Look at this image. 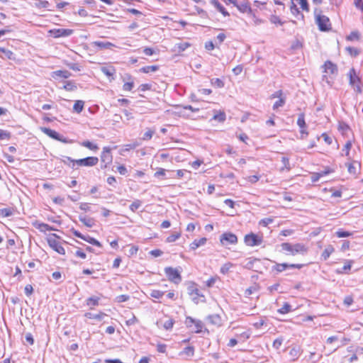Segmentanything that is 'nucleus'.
Here are the masks:
<instances>
[{
    "label": "nucleus",
    "mask_w": 363,
    "mask_h": 363,
    "mask_svg": "<svg viewBox=\"0 0 363 363\" xmlns=\"http://www.w3.org/2000/svg\"><path fill=\"white\" fill-rule=\"evenodd\" d=\"M336 235L338 238H347L350 236L352 233L348 231L339 230L338 231L336 232Z\"/></svg>",
    "instance_id": "5fc2aeb1"
},
{
    "label": "nucleus",
    "mask_w": 363,
    "mask_h": 363,
    "mask_svg": "<svg viewBox=\"0 0 363 363\" xmlns=\"http://www.w3.org/2000/svg\"><path fill=\"white\" fill-rule=\"evenodd\" d=\"M54 75L62 77V78H69L71 76V73L67 70H57L54 72Z\"/></svg>",
    "instance_id": "f704fd0d"
},
{
    "label": "nucleus",
    "mask_w": 363,
    "mask_h": 363,
    "mask_svg": "<svg viewBox=\"0 0 363 363\" xmlns=\"http://www.w3.org/2000/svg\"><path fill=\"white\" fill-rule=\"evenodd\" d=\"M215 121H217L218 122H223L225 120V113L224 112H219L217 114H215L213 116V118Z\"/></svg>",
    "instance_id": "37998d69"
},
{
    "label": "nucleus",
    "mask_w": 363,
    "mask_h": 363,
    "mask_svg": "<svg viewBox=\"0 0 363 363\" xmlns=\"http://www.w3.org/2000/svg\"><path fill=\"white\" fill-rule=\"evenodd\" d=\"M11 137V133L8 131L0 129V140H9Z\"/></svg>",
    "instance_id": "6e6d98bb"
},
{
    "label": "nucleus",
    "mask_w": 363,
    "mask_h": 363,
    "mask_svg": "<svg viewBox=\"0 0 363 363\" xmlns=\"http://www.w3.org/2000/svg\"><path fill=\"white\" fill-rule=\"evenodd\" d=\"M351 147H352V142L350 140H348L343 149H342V151H345V156L348 157V159H350V150H351Z\"/></svg>",
    "instance_id": "49530a36"
},
{
    "label": "nucleus",
    "mask_w": 363,
    "mask_h": 363,
    "mask_svg": "<svg viewBox=\"0 0 363 363\" xmlns=\"http://www.w3.org/2000/svg\"><path fill=\"white\" fill-rule=\"evenodd\" d=\"M220 241L222 245H227V244L234 245L238 242V238L234 233H225L220 235Z\"/></svg>",
    "instance_id": "6e6552de"
},
{
    "label": "nucleus",
    "mask_w": 363,
    "mask_h": 363,
    "mask_svg": "<svg viewBox=\"0 0 363 363\" xmlns=\"http://www.w3.org/2000/svg\"><path fill=\"white\" fill-rule=\"evenodd\" d=\"M348 76H349V78H350V85H352L354 87V89L357 93H361L362 92V89H361V87L359 86L360 79L359 78V77H357L356 75V72H355L354 68H352L350 70V72L348 73Z\"/></svg>",
    "instance_id": "423d86ee"
},
{
    "label": "nucleus",
    "mask_w": 363,
    "mask_h": 363,
    "mask_svg": "<svg viewBox=\"0 0 363 363\" xmlns=\"http://www.w3.org/2000/svg\"><path fill=\"white\" fill-rule=\"evenodd\" d=\"M346 50L352 55V56H357L359 55V50L352 47H347L346 48Z\"/></svg>",
    "instance_id": "13d9d810"
},
{
    "label": "nucleus",
    "mask_w": 363,
    "mask_h": 363,
    "mask_svg": "<svg viewBox=\"0 0 363 363\" xmlns=\"http://www.w3.org/2000/svg\"><path fill=\"white\" fill-rule=\"evenodd\" d=\"M76 160H77L72 159V157L68 156H62V158L61 159L62 162L65 165H67L73 169H77V163H75Z\"/></svg>",
    "instance_id": "dca6fc26"
},
{
    "label": "nucleus",
    "mask_w": 363,
    "mask_h": 363,
    "mask_svg": "<svg viewBox=\"0 0 363 363\" xmlns=\"http://www.w3.org/2000/svg\"><path fill=\"white\" fill-rule=\"evenodd\" d=\"M281 162L283 164V167L280 169V171H284V169L290 170V164H289V160L288 157H283L281 158Z\"/></svg>",
    "instance_id": "58836bf2"
},
{
    "label": "nucleus",
    "mask_w": 363,
    "mask_h": 363,
    "mask_svg": "<svg viewBox=\"0 0 363 363\" xmlns=\"http://www.w3.org/2000/svg\"><path fill=\"white\" fill-rule=\"evenodd\" d=\"M187 291H188V294L190 296H195L194 297H193V301L196 303H199V300H198V298L199 297H204L203 295H202L201 294H200V291L198 289V288L196 287V284L194 282H191L189 284L188 288H187Z\"/></svg>",
    "instance_id": "1a4fd4ad"
},
{
    "label": "nucleus",
    "mask_w": 363,
    "mask_h": 363,
    "mask_svg": "<svg viewBox=\"0 0 363 363\" xmlns=\"http://www.w3.org/2000/svg\"><path fill=\"white\" fill-rule=\"evenodd\" d=\"M322 11L319 9H315L314 15L315 23L318 26V28L321 31H328L331 28V24L330 19L328 16L321 14Z\"/></svg>",
    "instance_id": "f03ea898"
},
{
    "label": "nucleus",
    "mask_w": 363,
    "mask_h": 363,
    "mask_svg": "<svg viewBox=\"0 0 363 363\" xmlns=\"http://www.w3.org/2000/svg\"><path fill=\"white\" fill-rule=\"evenodd\" d=\"M40 130L43 133L46 134L50 138L55 139L56 140L62 142V143H67V139L63 138L62 135H60L57 132H56L54 130H52L50 128H46V127H42L40 128Z\"/></svg>",
    "instance_id": "0eeeda50"
},
{
    "label": "nucleus",
    "mask_w": 363,
    "mask_h": 363,
    "mask_svg": "<svg viewBox=\"0 0 363 363\" xmlns=\"http://www.w3.org/2000/svg\"><path fill=\"white\" fill-rule=\"evenodd\" d=\"M84 101L81 100L76 101L74 106H73V110L77 112V113H79L82 111L84 108Z\"/></svg>",
    "instance_id": "7c9ffc66"
},
{
    "label": "nucleus",
    "mask_w": 363,
    "mask_h": 363,
    "mask_svg": "<svg viewBox=\"0 0 363 363\" xmlns=\"http://www.w3.org/2000/svg\"><path fill=\"white\" fill-rule=\"evenodd\" d=\"M290 311H291V306L287 302H285L282 307L278 309V313L281 314H286Z\"/></svg>",
    "instance_id": "72a5a7b5"
},
{
    "label": "nucleus",
    "mask_w": 363,
    "mask_h": 363,
    "mask_svg": "<svg viewBox=\"0 0 363 363\" xmlns=\"http://www.w3.org/2000/svg\"><path fill=\"white\" fill-rule=\"evenodd\" d=\"M359 34L357 31H353L347 36V40H359Z\"/></svg>",
    "instance_id": "052dcab7"
},
{
    "label": "nucleus",
    "mask_w": 363,
    "mask_h": 363,
    "mask_svg": "<svg viewBox=\"0 0 363 363\" xmlns=\"http://www.w3.org/2000/svg\"><path fill=\"white\" fill-rule=\"evenodd\" d=\"M273 222V218H265L259 221V224L263 226H267L269 224Z\"/></svg>",
    "instance_id": "0e129e2a"
},
{
    "label": "nucleus",
    "mask_w": 363,
    "mask_h": 363,
    "mask_svg": "<svg viewBox=\"0 0 363 363\" xmlns=\"http://www.w3.org/2000/svg\"><path fill=\"white\" fill-rule=\"evenodd\" d=\"M181 233H174L169 236H168L166 239V241L167 242H173L176 241L179 238H180Z\"/></svg>",
    "instance_id": "09e8293b"
},
{
    "label": "nucleus",
    "mask_w": 363,
    "mask_h": 363,
    "mask_svg": "<svg viewBox=\"0 0 363 363\" xmlns=\"http://www.w3.org/2000/svg\"><path fill=\"white\" fill-rule=\"evenodd\" d=\"M231 267H232V264L231 263H229V262L228 263H225V264H223L221 267L220 272L222 274H223L228 273Z\"/></svg>",
    "instance_id": "4d7b16f0"
},
{
    "label": "nucleus",
    "mask_w": 363,
    "mask_h": 363,
    "mask_svg": "<svg viewBox=\"0 0 363 363\" xmlns=\"http://www.w3.org/2000/svg\"><path fill=\"white\" fill-rule=\"evenodd\" d=\"M185 323L187 327H191L192 324H194L196 333L201 332L203 327V324L201 320L194 319L190 316L186 317Z\"/></svg>",
    "instance_id": "f8f14e48"
},
{
    "label": "nucleus",
    "mask_w": 363,
    "mask_h": 363,
    "mask_svg": "<svg viewBox=\"0 0 363 363\" xmlns=\"http://www.w3.org/2000/svg\"><path fill=\"white\" fill-rule=\"evenodd\" d=\"M164 294V291L153 289V290H151L150 295V296H152L155 298H160L162 297Z\"/></svg>",
    "instance_id": "c03bdc74"
},
{
    "label": "nucleus",
    "mask_w": 363,
    "mask_h": 363,
    "mask_svg": "<svg viewBox=\"0 0 363 363\" xmlns=\"http://www.w3.org/2000/svg\"><path fill=\"white\" fill-rule=\"evenodd\" d=\"M244 241L247 246L254 247L262 244V238L251 233L245 236Z\"/></svg>",
    "instance_id": "20e7f679"
},
{
    "label": "nucleus",
    "mask_w": 363,
    "mask_h": 363,
    "mask_svg": "<svg viewBox=\"0 0 363 363\" xmlns=\"http://www.w3.org/2000/svg\"><path fill=\"white\" fill-rule=\"evenodd\" d=\"M99 298L96 296H91L86 300V304L88 306L90 307V308H92L94 306L99 305Z\"/></svg>",
    "instance_id": "cd10ccee"
},
{
    "label": "nucleus",
    "mask_w": 363,
    "mask_h": 363,
    "mask_svg": "<svg viewBox=\"0 0 363 363\" xmlns=\"http://www.w3.org/2000/svg\"><path fill=\"white\" fill-rule=\"evenodd\" d=\"M324 72L328 74H337V67L330 60H327L323 65Z\"/></svg>",
    "instance_id": "ddd939ff"
},
{
    "label": "nucleus",
    "mask_w": 363,
    "mask_h": 363,
    "mask_svg": "<svg viewBox=\"0 0 363 363\" xmlns=\"http://www.w3.org/2000/svg\"><path fill=\"white\" fill-rule=\"evenodd\" d=\"M159 69L158 65H150V66H145L142 68H140V72L143 73H150V72H154Z\"/></svg>",
    "instance_id": "a878e982"
},
{
    "label": "nucleus",
    "mask_w": 363,
    "mask_h": 363,
    "mask_svg": "<svg viewBox=\"0 0 363 363\" xmlns=\"http://www.w3.org/2000/svg\"><path fill=\"white\" fill-rule=\"evenodd\" d=\"M354 4L355 6L363 11V1L362 0H354Z\"/></svg>",
    "instance_id": "774afa93"
},
{
    "label": "nucleus",
    "mask_w": 363,
    "mask_h": 363,
    "mask_svg": "<svg viewBox=\"0 0 363 363\" xmlns=\"http://www.w3.org/2000/svg\"><path fill=\"white\" fill-rule=\"evenodd\" d=\"M237 9L242 13H250L252 11V9L247 1H244L240 4H238L236 2L235 6Z\"/></svg>",
    "instance_id": "f3484780"
},
{
    "label": "nucleus",
    "mask_w": 363,
    "mask_h": 363,
    "mask_svg": "<svg viewBox=\"0 0 363 363\" xmlns=\"http://www.w3.org/2000/svg\"><path fill=\"white\" fill-rule=\"evenodd\" d=\"M13 213V210L11 208H4L0 209V216L3 218L9 217Z\"/></svg>",
    "instance_id": "c756f323"
},
{
    "label": "nucleus",
    "mask_w": 363,
    "mask_h": 363,
    "mask_svg": "<svg viewBox=\"0 0 363 363\" xmlns=\"http://www.w3.org/2000/svg\"><path fill=\"white\" fill-rule=\"evenodd\" d=\"M285 103L284 99H279V100L277 101L273 105V109H277L278 108L283 106Z\"/></svg>",
    "instance_id": "680f3d73"
},
{
    "label": "nucleus",
    "mask_w": 363,
    "mask_h": 363,
    "mask_svg": "<svg viewBox=\"0 0 363 363\" xmlns=\"http://www.w3.org/2000/svg\"><path fill=\"white\" fill-rule=\"evenodd\" d=\"M190 43L188 42L180 43L176 45L179 52L184 51L186 49L190 47Z\"/></svg>",
    "instance_id": "a18cd8bd"
},
{
    "label": "nucleus",
    "mask_w": 363,
    "mask_h": 363,
    "mask_svg": "<svg viewBox=\"0 0 363 363\" xmlns=\"http://www.w3.org/2000/svg\"><path fill=\"white\" fill-rule=\"evenodd\" d=\"M269 21L273 24H278L282 26L284 22L282 21L280 18L276 15H272L269 18Z\"/></svg>",
    "instance_id": "a19ab883"
},
{
    "label": "nucleus",
    "mask_w": 363,
    "mask_h": 363,
    "mask_svg": "<svg viewBox=\"0 0 363 363\" xmlns=\"http://www.w3.org/2000/svg\"><path fill=\"white\" fill-rule=\"evenodd\" d=\"M142 205V201L140 200H135L134 201L131 205L130 206V209L135 212L136 210H138Z\"/></svg>",
    "instance_id": "de8ad7c7"
},
{
    "label": "nucleus",
    "mask_w": 363,
    "mask_h": 363,
    "mask_svg": "<svg viewBox=\"0 0 363 363\" xmlns=\"http://www.w3.org/2000/svg\"><path fill=\"white\" fill-rule=\"evenodd\" d=\"M34 6L35 8H38V9H41V8L48 9V7L50 6V3L48 1L37 0V1H35Z\"/></svg>",
    "instance_id": "2f4dec72"
},
{
    "label": "nucleus",
    "mask_w": 363,
    "mask_h": 363,
    "mask_svg": "<svg viewBox=\"0 0 363 363\" xmlns=\"http://www.w3.org/2000/svg\"><path fill=\"white\" fill-rule=\"evenodd\" d=\"M49 33L52 35V36L57 38L60 37H66L72 35L73 33V30L58 28L50 30Z\"/></svg>",
    "instance_id": "9b49d317"
},
{
    "label": "nucleus",
    "mask_w": 363,
    "mask_h": 363,
    "mask_svg": "<svg viewBox=\"0 0 363 363\" xmlns=\"http://www.w3.org/2000/svg\"><path fill=\"white\" fill-rule=\"evenodd\" d=\"M283 251L286 252L287 255L295 256L297 255H304L308 252V248L303 243L291 244L289 242H283L281 244Z\"/></svg>",
    "instance_id": "f257e3e1"
},
{
    "label": "nucleus",
    "mask_w": 363,
    "mask_h": 363,
    "mask_svg": "<svg viewBox=\"0 0 363 363\" xmlns=\"http://www.w3.org/2000/svg\"><path fill=\"white\" fill-rule=\"evenodd\" d=\"M291 6H290V10H291V13L296 17L300 16L301 19L303 20V18H304L303 14L301 13L300 11L297 8L296 5L294 4V1H293V0H291Z\"/></svg>",
    "instance_id": "5701e85b"
},
{
    "label": "nucleus",
    "mask_w": 363,
    "mask_h": 363,
    "mask_svg": "<svg viewBox=\"0 0 363 363\" xmlns=\"http://www.w3.org/2000/svg\"><path fill=\"white\" fill-rule=\"evenodd\" d=\"M182 353L186 354L187 356L192 357L194 354V348L191 346L186 347L184 349Z\"/></svg>",
    "instance_id": "3c124183"
},
{
    "label": "nucleus",
    "mask_w": 363,
    "mask_h": 363,
    "mask_svg": "<svg viewBox=\"0 0 363 363\" xmlns=\"http://www.w3.org/2000/svg\"><path fill=\"white\" fill-rule=\"evenodd\" d=\"M164 272L169 281L175 284H178L182 281L181 274L177 269L168 267L164 269Z\"/></svg>",
    "instance_id": "7ed1b4c3"
},
{
    "label": "nucleus",
    "mask_w": 363,
    "mask_h": 363,
    "mask_svg": "<svg viewBox=\"0 0 363 363\" xmlns=\"http://www.w3.org/2000/svg\"><path fill=\"white\" fill-rule=\"evenodd\" d=\"M174 320L172 319H169L168 320H167L164 323V328L166 329V330H170L172 328L173 325H174Z\"/></svg>",
    "instance_id": "e2e57ef3"
},
{
    "label": "nucleus",
    "mask_w": 363,
    "mask_h": 363,
    "mask_svg": "<svg viewBox=\"0 0 363 363\" xmlns=\"http://www.w3.org/2000/svg\"><path fill=\"white\" fill-rule=\"evenodd\" d=\"M301 352V350L300 347H298V346L293 347L289 352V355L291 357V360L292 361L296 360L299 357Z\"/></svg>",
    "instance_id": "aec40b11"
},
{
    "label": "nucleus",
    "mask_w": 363,
    "mask_h": 363,
    "mask_svg": "<svg viewBox=\"0 0 363 363\" xmlns=\"http://www.w3.org/2000/svg\"><path fill=\"white\" fill-rule=\"evenodd\" d=\"M256 291H257V286H250L245 290V294L246 296H249Z\"/></svg>",
    "instance_id": "338daca9"
},
{
    "label": "nucleus",
    "mask_w": 363,
    "mask_h": 363,
    "mask_svg": "<svg viewBox=\"0 0 363 363\" xmlns=\"http://www.w3.org/2000/svg\"><path fill=\"white\" fill-rule=\"evenodd\" d=\"M128 299H129V296L125 295V294L119 295V296H116V301L118 303L125 302V301H127Z\"/></svg>",
    "instance_id": "bf43d9fd"
},
{
    "label": "nucleus",
    "mask_w": 363,
    "mask_h": 363,
    "mask_svg": "<svg viewBox=\"0 0 363 363\" xmlns=\"http://www.w3.org/2000/svg\"><path fill=\"white\" fill-rule=\"evenodd\" d=\"M83 240L93 245H95V246H97L99 247H101L102 246L99 241H98L95 238L90 237L89 235H86V236L84 235L83 238Z\"/></svg>",
    "instance_id": "bb28decb"
},
{
    "label": "nucleus",
    "mask_w": 363,
    "mask_h": 363,
    "mask_svg": "<svg viewBox=\"0 0 363 363\" xmlns=\"http://www.w3.org/2000/svg\"><path fill=\"white\" fill-rule=\"evenodd\" d=\"M112 155L111 153V149L108 147H104L101 155V161L104 163V168L107 167V164L112 162Z\"/></svg>",
    "instance_id": "9d476101"
},
{
    "label": "nucleus",
    "mask_w": 363,
    "mask_h": 363,
    "mask_svg": "<svg viewBox=\"0 0 363 363\" xmlns=\"http://www.w3.org/2000/svg\"><path fill=\"white\" fill-rule=\"evenodd\" d=\"M48 243L50 247H52L55 251L57 252L60 255H65V250L62 245L55 239H49Z\"/></svg>",
    "instance_id": "4468645a"
},
{
    "label": "nucleus",
    "mask_w": 363,
    "mask_h": 363,
    "mask_svg": "<svg viewBox=\"0 0 363 363\" xmlns=\"http://www.w3.org/2000/svg\"><path fill=\"white\" fill-rule=\"evenodd\" d=\"M282 342V338H277L273 342V347L275 348L276 350H278L281 347Z\"/></svg>",
    "instance_id": "69168bd1"
},
{
    "label": "nucleus",
    "mask_w": 363,
    "mask_h": 363,
    "mask_svg": "<svg viewBox=\"0 0 363 363\" xmlns=\"http://www.w3.org/2000/svg\"><path fill=\"white\" fill-rule=\"evenodd\" d=\"M64 89L67 91H72L77 89V86L73 82L67 81L64 85Z\"/></svg>",
    "instance_id": "e433bc0d"
},
{
    "label": "nucleus",
    "mask_w": 363,
    "mask_h": 363,
    "mask_svg": "<svg viewBox=\"0 0 363 363\" xmlns=\"http://www.w3.org/2000/svg\"><path fill=\"white\" fill-rule=\"evenodd\" d=\"M79 220L86 227L91 228L95 225V220L86 216L80 215Z\"/></svg>",
    "instance_id": "2eb2a0df"
},
{
    "label": "nucleus",
    "mask_w": 363,
    "mask_h": 363,
    "mask_svg": "<svg viewBox=\"0 0 363 363\" xmlns=\"http://www.w3.org/2000/svg\"><path fill=\"white\" fill-rule=\"evenodd\" d=\"M211 3L224 16H229L230 13L225 9L217 1L211 0Z\"/></svg>",
    "instance_id": "4be33fe9"
},
{
    "label": "nucleus",
    "mask_w": 363,
    "mask_h": 363,
    "mask_svg": "<svg viewBox=\"0 0 363 363\" xmlns=\"http://www.w3.org/2000/svg\"><path fill=\"white\" fill-rule=\"evenodd\" d=\"M207 241V239L206 238H201L199 240H194L191 244H190V249L192 250H196L200 246H202L206 244Z\"/></svg>",
    "instance_id": "412c9836"
},
{
    "label": "nucleus",
    "mask_w": 363,
    "mask_h": 363,
    "mask_svg": "<svg viewBox=\"0 0 363 363\" xmlns=\"http://www.w3.org/2000/svg\"><path fill=\"white\" fill-rule=\"evenodd\" d=\"M84 316L89 319H96L98 320H101L103 319L104 316H106V314L104 313L100 312L97 314H94L90 312H87L84 314Z\"/></svg>",
    "instance_id": "b1692460"
},
{
    "label": "nucleus",
    "mask_w": 363,
    "mask_h": 363,
    "mask_svg": "<svg viewBox=\"0 0 363 363\" xmlns=\"http://www.w3.org/2000/svg\"><path fill=\"white\" fill-rule=\"evenodd\" d=\"M94 44L101 49H108L113 46V44L110 42L96 41Z\"/></svg>",
    "instance_id": "473e14b6"
},
{
    "label": "nucleus",
    "mask_w": 363,
    "mask_h": 363,
    "mask_svg": "<svg viewBox=\"0 0 363 363\" xmlns=\"http://www.w3.org/2000/svg\"><path fill=\"white\" fill-rule=\"evenodd\" d=\"M334 251L335 249L332 245H328L321 255L322 259L323 260H327Z\"/></svg>",
    "instance_id": "393cba45"
},
{
    "label": "nucleus",
    "mask_w": 363,
    "mask_h": 363,
    "mask_svg": "<svg viewBox=\"0 0 363 363\" xmlns=\"http://www.w3.org/2000/svg\"><path fill=\"white\" fill-rule=\"evenodd\" d=\"M2 55H4L6 58L10 60L13 59L14 55L12 51L7 50L4 48H0V56L3 57Z\"/></svg>",
    "instance_id": "c85d7f7f"
},
{
    "label": "nucleus",
    "mask_w": 363,
    "mask_h": 363,
    "mask_svg": "<svg viewBox=\"0 0 363 363\" xmlns=\"http://www.w3.org/2000/svg\"><path fill=\"white\" fill-rule=\"evenodd\" d=\"M41 231H50V230H55V229L51 226H50L48 224L46 223H41L39 225L38 228Z\"/></svg>",
    "instance_id": "864d4df0"
},
{
    "label": "nucleus",
    "mask_w": 363,
    "mask_h": 363,
    "mask_svg": "<svg viewBox=\"0 0 363 363\" xmlns=\"http://www.w3.org/2000/svg\"><path fill=\"white\" fill-rule=\"evenodd\" d=\"M123 80H128L130 82H128L126 83H125L123 86V90L125 91H130L133 86H134V83L132 81V77L130 74H125V76L123 77Z\"/></svg>",
    "instance_id": "6ab92c4d"
},
{
    "label": "nucleus",
    "mask_w": 363,
    "mask_h": 363,
    "mask_svg": "<svg viewBox=\"0 0 363 363\" xmlns=\"http://www.w3.org/2000/svg\"><path fill=\"white\" fill-rule=\"evenodd\" d=\"M154 133H155V130H151V129H147V130L143 135V140H150Z\"/></svg>",
    "instance_id": "603ef678"
},
{
    "label": "nucleus",
    "mask_w": 363,
    "mask_h": 363,
    "mask_svg": "<svg viewBox=\"0 0 363 363\" xmlns=\"http://www.w3.org/2000/svg\"><path fill=\"white\" fill-rule=\"evenodd\" d=\"M101 72L106 76L111 77L113 76L115 73V69L113 68H108L103 67L101 68Z\"/></svg>",
    "instance_id": "8fccbe9b"
},
{
    "label": "nucleus",
    "mask_w": 363,
    "mask_h": 363,
    "mask_svg": "<svg viewBox=\"0 0 363 363\" xmlns=\"http://www.w3.org/2000/svg\"><path fill=\"white\" fill-rule=\"evenodd\" d=\"M288 268H289V264L286 263L276 264L273 267V269L276 270L277 272H281Z\"/></svg>",
    "instance_id": "c9c22d12"
},
{
    "label": "nucleus",
    "mask_w": 363,
    "mask_h": 363,
    "mask_svg": "<svg viewBox=\"0 0 363 363\" xmlns=\"http://www.w3.org/2000/svg\"><path fill=\"white\" fill-rule=\"evenodd\" d=\"M211 84L218 88H222L224 86V82L218 78L212 79L211 80Z\"/></svg>",
    "instance_id": "79ce46f5"
},
{
    "label": "nucleus",
    "mask_w": 363,
    "mask_h": 363,
    "mask_svg": "<svg viewBox=\"0 0 363 363\" xmlns=\"http://www.w3.org/2000/svg\"><path fill=\"white\" fill-rule=\"evenodd\" d=\"M99 158L97 157H87L83 159H78L75 161L77 167H93L98 164Z\"/></svg>",
    "instance_id": "39448f33"
},
{
    "label": "nucleus",
    "mask_w": 363,
    "mask_h": 363,
    "mask_svg": "<svg viewBox=\"0 0 363 363\" xmlns=\"http://www.w3.org/2000/svg\"><path fill=\"white\" fill-rule=\"evenodd\" d=\"M207 319L213 325L220 326L222 323L221 317L218 314L209 315Z\"/></svg>",
    "instance_id": "a211bd4d"
},
{
    "label": "nucleus",
    "mask_w": 363,
    "mask_h": 363,
    "mask_svg": "<svg viewBox=\"0 0 363 363\" xmlns=\"http://www.w3.org/2000/svg\"><path fill=\"white\" fill-rule=\"evenodd\" d=\"M297 125L300 127V128H305L306 127L304 118V113H300L298 115Z\"/></svg>",
    "instance_id": "4c0bfd02"
},
{
    "label": "nucleus",
    "mask_w": 363,
    "mask_h": 363,
    "mask_svg": "<svg viewBox=\"0 0 363 363\" xmlns=\"http://www.w3.org/2000/svg\"><path fill=\"white\" fill-rule=\"evenodd\" d=\"M82 145L89 148L91 150H96L99 149V147H98V146L92 143L91 142H90L89 140L84 141L82 143Z\"/></svg>",
    "instance_id": "ea45409f"
}]
</instances>
